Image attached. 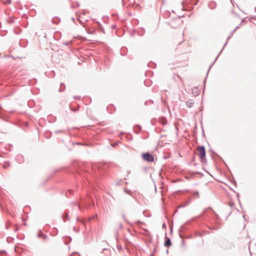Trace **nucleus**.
<instances>
[{
  "instance_id": "obj_22",
  "label": "nucleus",
  "mask_w": 256,
  "mask_h": 256,
  "mask_svg": "<svg viewBox=\"0 0 256 256\" xmlns=\"http://www.w3.org/2000/svg\"><path fill=\"white\" fill-rule=\"evenodd\" d=\"M54 132L55 134H58V133H64L65 132V131L64 130H55Z\"/></svg>"
},
{
  "instance_id": "obj_30",
  "label": "nucleus",
  "mask_w": 256,
  "mask_h": 256,
  "mask_svg": "<svg viewBox=\"0 0 256 256\" xmlns=\"http://www.w3.org/2000/svg\"><path fill=\"white\" fill-rule=\"evenodd\" d=\"M238 27H239L238 26L236 27V28L234 30L231 32H232V34H234L235 32V31L236 30V29L238 28Z\"/></svg>"
},
{
  "instance_id": "obj_2",
  "label": "nucleus",
  "mask_w": 256,
  "mask_h": 256,
  "mask_svg": "<svg viewBox=\"0 0 256 256\" xmlns=\"http://www.w3.org/2000/svg\"><path fill=\"white\" fill-rule=\"evenodd\" d=\"M182 20L180 19V17H176L172 19L168 23L173 28H178L182 24Z\"/></svg>"
},
{
  "instance_id": "obj_49",
  "label": "nucleus",
  "mask_w": 256,
  "mask_h": 256,
  "mask_svg": "<svg viewBox=\"0 0 256 256\" xmlns=\"http://www.w3.org/2000/svg\"><path fill=\"white\" fill-rule=\"evenodd\" d=\"M72 20L73 21L74 20V18H72Z\"/></svg>"
},
{
  "instance_id": "obj_20",
  "label": "nucleus",
  "mask_w": 256,
  "mask_h": 256,
  "mask_svg": "<svg viewBox=\"0 0 256 256\" xmlns=\"http://www.w3.org/2000/svg\"><path fill=\"white\" fill-rule=\"evenodd\" d=\"M124 191L126 194H127L129 195H130V196H132V194H133V192L132 190H130L126 189V188L124 189Z\"/></svg>"
},
{
  "instance_id": "obj_51",
  "label": "nucleus",
  "mask_w": 256,
  "mask_h": 256,
  "mask_svg": "<svg viewBox=\"0 0 256 256\" xmlns=\"http://www.w3.org/2000/svg\"><path fill=\"white\" fill-rule=\"evenodd\" d=\"M8 226H6V229H8Z\"/></svg>"
},
{
  "instance_id": "obj_4",
  "label": "nucleus",
  "mask_w": 256,
  "mask_h": 256,
  "mask_svg": "<svg viewBox=\"0 0 256 256\" xmlns=\"http://www.w3.org/2000/svg\"><path fill=\"white\" fill-rule=\"evenodd\" d=\"M233 35V34L232 32H230V35L228 36L227 38V39H226V42H225L224 46L222 47V49L220 51V52H219V54H218V55L216 56V58L214 59V61L212 62V63L210 66H209V68H208V71L207 72V74H206V76H208V72L210 70V69L212 68V66L215 63V62H216V60L218 59V57L219 55L220 54V53L222 52V50H223V49L224 48V46L226 45L227 44V42H228V40Z\"/></svg>"
},
{
  "instance_id": "obj_13",
  "label": "nucleus",
  "mask_w": 256,
  "mask_h": 256,
  "mask_svg": "<svg viewBox=\"0 0 256 256\" xmlns=\"http://www.w3.org/2000/svg\"><path fill=\"white\" fill-rule=\"evenodd\" d=\"M62 218L63 220H69L68 219V212H65L62 216Z\"/></svg>"
},
{
  "instance_id": "obj_19",
  "label": "nucleus",
  "mask_w": 256,
  "mask_h": 256,
  "mask_svg": "<svg viewBox=\"0 0 256 256\" xmlns=\"http://www.w3.org/2000/svg\"><path fill=\"white\" fill-rule=\"evenodd\" d=\"M44 235V234L42 232V230H39L37 234V236L38 238H41Z\"/></svg>"
},
{
  "instance_id": "obj_6",
  "label": "nucleus",
  "mask_w": 256,
  "mask_h": 256,
  "mask_svg": "<svg viewBox=\"0 0 256 256\" xmlns=\"http://www.w3.org/2000/svg\"><path fill=\"white\" fill-rule=\"evenodd\" d=\"M16 160L20 164H22L24 162V158L23 156L20 154H18L16 156Z\"/></svg>"
},
{
  "instance_id": "obj_40",
  "label": "nucleus",
  "mask_w": 256,
  "mask_h": 256,
  "mask_svg": "<svg viewBox=\"0 0 256 256\" xmlns=\"http://www.w3.org/2000/svg\"><path fill=\"white\" fill-rule=\"evenodd\" d=\"M182 244L183 246H184V240H182Z\"/></svg>"
},
{
  "instance_id": "obj_29",
  "label": "nucleus",
  "mask_w": 256,
  "mask_h": 256,
  "mask_svg": "<svg viewBox=\"0 0 256 256\" xmlns=\"http://www.w3.org/2000/svg\"><path fill=\"white\" fill-rule=\"evenodd\" d=\"M232 183L235 186H236V181L234 180L232 182Z\"/></svg>"
},
{
  "instance_id": "obj_11",
  "label": "nucleus",
  "mask_w": 256,
  "mask_h": 256,
  "mask_svg": "<svg viewBox=\"0 0 256 256\" xmlns=\"http://www.w3.org/2000/svg\"><path fill=\"white\" fill-rule=\"evenodd\" d=\"M128 52L127 48H122L120 49V54L122 56H125Z\"/></svg>"
},
{
  "instance_id": "obj_17",
  "label": "nucleus",
  "mask_w": 256,
  "mask_h": 256,
  "mask_svg": "<svg viewBox=\"0 0 256 256\" xmlns=\"http://www.w3.org/2000/svg\"><path fill=\"white\" fill-rule=\"evenodd\" d=\"M192 196L194 198H199V193L198 191H195L192 194Z\"/></svg>"
},
{
  "instance_id": "obj_33",
  "label": "nucleus",
  "mask_w": 256,
  "mask_h": 256,
  "mask_svg": "<svg viewBox=\"0 0 256 256\" xmlns=\"http://www.w3.org/2000/svg\"><path fill=\"white\" fill-rule=\"evenodd\" d=\"M77 206L80 210H81V206L79 204H77Z\"/></svg>"
},
{
  "instance_id": "obj_52",
  "label": "nucleus",
  "mask_w": 256,
  "mask_h": 256,
  "mask_svg": "<svg viewBox=\"0 0 256 256\" xmlns=\"http://www.w3.org/2000/svg\"><path fill=\"white\" fill-rule=\"evenodd\" d=\"M120 226H122V224H120Z\"/></svg>"
},
{
  "instance_id": "obj_34",
  "label": "nucleus",
  "mask_w": 256,
  "mask_h": 256,
  "mask_svg": "<svg viewBox=\"0 0 256 256\" xmlns=\"http://www.w3.org/2000/svg\"><path fill=\"white\" fill-rule=\"evenodd\" d=\"M71 110H72L73 112H76V111H77V109H74V108H71Z\"/></svg>"
},
{
  "instance_id": "obj_42",
  "label": "nucleus",
  "mask_w": 256,
  "mask_h": 256,
  "mask_svg": "<svg viewBox=\"0 0 256 256\" xmlns=\"http://www.w3.org/2000/svg\"><path fill=\"white\" fill-rule=\"evenodd\" d=\"M206 77L205 78L204 82V85H205L206 81Z\"/></svg>"
},
{
  "instance_id": "obj_41",
  "label": "nucleus",
  "mask_w": 256,
  "mask_h": 256,
  "mask_svg": "<svg viewBox=\"0 0 256 256\" xmlns=\"http://www.w3.org/2000/svg\"><path fill=\"white\" fill-rule=\"evenodd\" d=\"M230 206H234V204H230Z\"/></svg>"
},
{
  "instance_id": "obj_8",
  "label": "nucleus",
  "mask_w": 256,
  "mask_h": 256,
  "mask_svg": "<svg viewBox=\"0 0 256 256\" xmlns=\"http://www.w3.org/2000/svg\"><path fill=\"white\" fill-rule=\"evenodd\" d=\"M141 129H142V127L139 124L135 125L134 128V132L136 134H138L140 132V131L141 130Z\"/></svg>"
},
{
  "instance_id": "obj_47",
  "label": "nucleus",
  "mask_w": 256,
  "mask_h": 256,
  "mask_svg": "<svg viewBox=\"0 0 256 256\" xmlns=\"http://www.w3.org/2000/svg\"><path fill=\"white\" fill-rule=\"evenodd\" d=\"M164 158L166 159V158H167L166 156H164Z\"/></svg>"
},
{
  "instance_id": "obj_37",
  "label": "nucleus",
  "mask_w": 256,
  "mask_h": 256,
  "mask_svg": "<svg viewBox=\"0 0 256 256\" xmlns=\"http://www.w3.org/2000/svg\"><path fill=\"white\" fill-rule=\"evenodd\" d=\"M162 227H163V228H166V224H165V223H164V224H162Z\"/></svg>"
},
{
  "instance_id": "obj_46",
  "label": "nucleus",
  "mask_w": 256,
  "mask_h": 256,
  "mask_svg": "<svg viewBox=\"0 0 256 256\" xmlns=\"http://www.w3.org/2000/svg\"><path fill=\"white\" fill-rule=\"evenodd\" d=\"M243 217H244V218H246V216H245L244 215V216H243Z\"/></svg>"
},
{
  "instance_id": "obj_18",
  "label": "nucleus",
  "mask_w": 256,
  "mask_h": 256,
  "mask_svg": "<svg viewBox=\"0 0 256 256\" xmlns=\"http://www.w3.org/2000/svg\"><path fill=\"white\" fill-rule=\"evenodd\" d=\"M210 8L211 9H214L216 6V4L214 2H210L209 4Z\"/></svg>"
},
{
  "instance_id": "obj_5",
  "label": "nucleus",
  "mask_w": 256,
  "mask_h": 256,
  "mask_svg": "<svg viewBox=\"0 0 256 256\" xmlns=\"http://www.w3.org/2000/svg\"><path fill=\"white\" fill-rule=\"evenodd\" d=\"M172 245L170 239L166 235L164 237V246L166 247H170Z\"/></svg>"
},
{
  "instance_id": "obj_21",
  "label": "nucleus",
  "mask_w": 256,
  "mask_h": 256,
  "mask_svg": "<svg viewBox=\"0 0 256 256\" xmlns=\"http://www.w3.org/2000/svg\"><path fill=\"white\" fill-rule=\"evenodd\" d=\"M122 218H123L124 220L126 222H128V224H130V225H132V224H133L132 223H131V222H129L128 221V220H127V218H126V215H125L124 214H122Z\"/></svg>"
},
{
  "instance_id": "obj_54",
  "label": "nucleus",
  "mask_w": 256,
  "mask_h": 256,
  "mask_svg": "<svg viewBox=\"0 0 256 256\" xmlns=\"http://www.w3.org/2000/svg\"><path fill=\"white\" fill-rule=\"evenodd\" d=\"M255 10L256 11V8H255Z\"/></svg>"
},
{
  "instance_id": "obj_35",
  "label": "nucleus",
  "mask_w": 256,
  "mask_h": 256,
  "mask_svg": "<svg viewBox=\"0 0 256 256\" xmlns=\"http://www.w3.org/2000/svg\"><path fill=\"white\" fill-rule=\"evenodd\" d=\"M71 192H72V190H69L66 192V195L68 194V193L71 194Z\"/></svg>"
},
{
  "instance_id": "obj_1",
  "label": "nucleus",
  "mask_w": 256,
  "mask_h": 256,
  "mask_svg": "<svg viewBox=\"0 0 256 256\" xmlns=\"http://www.w3.org/2000/svg\"><path fill=\"white\" fill-rule=\"evenodd\" d=\"M198 150L200 162L202 164H206L207 160L206 158V152L205 147L204 146H199L198 148Z\"/></svg>"
},
{
  "instance_id": "obj_27",
  "label": "nucleus",
  "mask_w": 256,
  "mask_h": 256,
  "mask_svg": "<svg viewBox=\"0 0 256 256\" xmlns=\"http://www.w3.org/2000/svg\"><path fill=\"white\" fill-rule=\"evenodd\" d=\"M74 98L80 100V96H74Z\"/></svg>"
},
{
  "instance_id": "obj_53",
  "label": "nucleus",
  "mask_w": 256,
  "mask_h": 256,
  "mask_svg": "<svg viewBox=\"0 0 256 256\" xmlns=\"http://www.w3.org/2000/svg\"><path fill=\"white\" fill-rule=\"evenodd\" d=\"M78 256H80V255L78 254Z\"/></svg>"
},
{
  "instance_id": "obj_23",
  "label": "nucleus",
  "mask_w": 256,
  "mask_h": 256,
  "mask_svg": "<svg viewBox=\"0 0 256 256\" xmlns=\"http://www.w3.org/2000/svg\"><path fill=\"white\" fill-rule=\"evenodd\" d=\"M14 20L12 18H10L8 20V22L10 24H12L14 23Z\"/></svg>"
},
{
  "instance_id": "obj_39",
  "label": "nucleus",
  "mask_w": 256,
  "mask_h": 256,
  "mask_svg": "<svg viewBox=\"0 0 256 256\" xmlns=\"http://www.w3.org/2000/svg\"><path fill=\"white\" fill-rule=\"evenodd\" d=\"M84 208H88L87 206L85 204H84Z\"/></svg>"
},
{
  "instance_id": "obj_44",
  "label": "nucleus",
  "mask_w": 256,
  "mask_h": 256,
  "mask_svg": "<svg viewBox=\"0 0 256 256\" xmlns=\"http://www.w3.org/2000/svg\"><path fill=\"white\" fill-rule=\"evenodd\" d=\"M76 228L75 226H74V230H75V231H76Z\"/></svg>"
},
{
  "instance_id": "obj_50",
  "label": "nucleus",
  "mask_w": 256,
  "mask_h": 256,
  "mask_svg": "<svg viewBox=\"0 0 256 256\" xmlns=\"http://www.w3.org/2000/svg\"><path fill=\"white\" fill-rule=\"evenodd\" d=\"M116 144H114V145H112L113 146H116Z\"/></svg>"
},
{
  "instance_id": "obj_36",
  "label": "nucleus",
  "mask_w": 256,
  "mask_h": 256,
  "mask_svg": "<svg viewBox=\"0 0 256 256\" xmlns=\"http://www.w3.org/2000/svg\"><path fill=\"white\" fill-rule=\"evenodd\" d=\"M68 44H69V42H66L64 44L65 46H68Z\"/></svg>"
},
{
  "instance_id": "obj_45",
  "label": "nucleus",
  "mask_w": 256,
  "mask_h": 256,
  "mask_svg": "<svg viewBox=\"0 0 256 256\" xmlns=\"http://www.w3.org/2000/svg\"><path fill=\"white\" fill-rule=\"evenodd\" d=\"M76 220H77V221L79 220V218H76Z\"/></svg>"
},
{
  "instance_id": "obj_12",
  "label": "nucleus",
  "mask_w": 256,
  "mask_h": 256,
  "mask_svg": "<svg viewBox=\"0 0 256 256\" xmlns=\"http://www.w3.org/2000/svg\"><path fill=\"white\" fill-rule=\"evenodd\" d=\"M192 93L194 95V96H196L198 95V90L197 88H194L192 90Z\"/></svg>"
},
{
  "instance_id": "obj_26",
  "label": "nucleus",
  "mask_w": 256,
  "mask_h": 256,
  "mask_svg": "<svg viewBox=\"0 0 256 256\" xmlns=\"http://www.w3.org/2000/svg\"><path fill=\"white\" fill-rule=\"evenodd\" d=\"M47 238H48V236L46 234H44V235L42 237H41V238H42L44 240H46Z\"/></svg>"
},
{
  "instance_id": "obj_3",
  "label": "nucleus",
  "mask_w": 256,
  "mask_h": 256,
  "mask_svg": "<svg viewBox=\"0 0 256 256\" xmlns=\"http://www.w3.org/2000/svg\"><path fill=\"white\" fill-rule=\"evenodd\" d=\"M142 157L144 160L148 162H152L154 160V156L149 152L142 153Z\"/></svg>"
},
{
  "instance_id": "obj_10",
  "label": "nucleus",
  "mask_w": 256,
  "mask_h": 256,
  "mask_svg": "<svg viewBox=\"0 0 256 256\" xmlns=\"http://www.w3.org/2000/svg\"><path fill=\"white\" fill-rule=\"evenodd\" d=\"M194 104V101L192 100H189L186 102V106L188 108H192Z\"/></svg>"
},
{
  "instance_id": "obj_32",
  "label": "nucleus",
  "mask_w": 256,
  "mask_h": 256,
  "mask_svg": "<svg viewBox=\"0 0 256 256\" xmlns=\"http://www.w3.org/2000/svg\"><path fill=\"white\" fill-rule=\"evenodd\" d=\"M93 204H94V202L92 201V203H90V204H88V206H92V205H93Z\"/></svg>"
},
{
  "instance_id": "obj_7",
  "label": "nucleus",
  "mask_w": 256,
  "mask_h": 256,
  "mask_svg": "<svg viewBox=\"0 0 256 256\" xmlns=\"http://www.w3.org/2000/svg\"><path fill=\"white\" fill-rule=\"evenodd\" d=\"M122 2L126 4L128 3V5L133 6L136 2V0H122Z\"/></svg>"
},
{
  "instance_id": "obj_14",
  "label": "nucleus",
  "mask_w": 256,
  "mask_h": 256,
  "mask_svg": "<svg viewBox=\"0 0 256 256\" xmlns=\"http://www.w3.org/2000/svg\"><path fill=\"white\" fill-rule=\"evenodd\" d=\"M60 21V20L58 18H54L52 20V22L53 24H58L59 23Z\"/></svg>"
},
{
  "instance_id": "obj_48",
  "label": "nucleus",
  "mask_w": 256,
  "mask_h": 256,
  "mask_svg": "<svg viewBox=\"0 0 256 256\" xmlns=\"http://www.w3.org/2000/svg\"><path fill=\"white\" fill-rule=\"evenodd\" d=\"M218 228H215V230H218Z\"/></svg>"
},
{
  "instance_id": "obj_31",
  "label": "nucleus",
  "mask_w": 256,
  "mask_h": 256,
  "mask_svg": "<svg viewBox=\"0 0 256 256\" xmlns=\"http://www.w3.org/2000/svg\"><path fill=\"white\" fill-rule=\"evenodd\" d=\"M136 223L138 224H142V222H141L140 220H137Z\"/></svg>"
},
{
  "instance_id": "obj_25",
  "label": "nucleus",
  "mask_w": 256,
  "mask_h": 256,
  "mask_svg": "<svg viewBox=\"0 0 256 256\" xmlns=\"http://www.w3.org/2000/svg\"><path fill=\"white\" fill-rule=\"evenodd\" d=\"M5 3L6 4H10L12 3V0H6Z\"/></svg>"
},
{
  "instance_id": "obj_38",
  "label": "nucleus",
  "mask_w": 256,
  "mask_h": 256,
  "mask_svg": "<svg viewBox=\"0 0 256 256\" xmlns=\"http://www.w3.org/2000/svg\"><path fill=\"white\" fill-rule=\"evenodd\" d=\"M98 216V215L97 214H96L94 216H93L92 218L91 219H94L95 217H97Z\"/></svg>"
},
{
  "instance_id": "obj_9",
  "label": "nucleus",
  "mask_w": 256,
  "mask_h": 256,
  "mask_svg": "<svg viewBox=\"0 0 256 256\" xmlns=\"http://www.w3.org/2000/svg\"><path fill=\"white\" fill-rule=\"evenodd\" d=\"M28 44V41L26 40H20L19 42V45L22 48H26Z\"/></svg>"
},
{
  "instance_id": "obj_24",
  "label": "nucleus",
  "mask_w": 256,
  "mask_h": 256,
  "mask_svg": "<svg viewBox=\"0 0 256 256\" xmlns=\"http://www.w3.org/2000/svg\"><path fill=\"white\" fill-rule=\"evenodd\" d=\"M46 138H48L51 136V133L50 132H48L46 133Z\"/></svg>"
},
{
  "instance_id": "obj_43",
  "label": "nucleus",
  "mask_w": 256,
  "mask_h": 256,
  "mask_svg": "<svg viewBox=\"0 0 256 256\" xmlns=\"http://www.w3.org/2000/svg\"><path fill=\"white\" fill-rule=\"evenodd\" d=\"M236 196H237L238 198V197H239V194L238 193Z\"/></svg>"
},
{
  "instance_id": "obj_16",
  "label": "nucleus",
  "mask_w": 256,
  "mask_h": 256,
  "mask_svg": "<svg viewBox=\"0 0 256 256\" xmlns=\"http://www.w3.org/2000/svg\"><path fill=\"white\" fill-rule=\"evenodd\" d=\"M65 88H66L65 84H64L62 83H61L60 84V88L58 90V92H63L65 90Z\"/></svg>"
},
{
  "instance_id": "obj_28",
  "label": "nucleus",
  "mask_w": 256,
  "mask_h": 256,
  "mask_svg": "<svg viewBox=\"0 0 256 256\" xmlns=\"http://www.w3.org/2000/svg\"><path fill=\"white\" fill-rule=\"evenodd\" d=\"M150 82L149 81H148V82H144V84L146 86H149V83Z\"/></svg>"
},
{
  "instance_id": "obj_15",
  "label": "nucleus",
  "mask_w": 256,
  "mask_h": 256,
  "mask_svg": "<svg viewBox=\"0 0 256 256\" xmlns=\"http://www.w3.org/2000/svg\"><path fill=\"white\" fill-rule=\"evenodd\" d=\"M205 233H206L205 232H196L195 236H202Z\"/></svg>"
}]
</instances>
